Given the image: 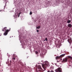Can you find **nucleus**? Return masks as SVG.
<instances>
[{"instance_id":"a211bd4d","label":"nucleus","mask_w":72,"mask_h":72,"mask_svg":"<svg viewBox=\"0 0 72 72\" xmlns=\"http://www.w3.org/2000/svg\"><path fill=\"white\" fill-rule=\"evenodd\" d=\"M38 70H39V72H41V70L39 69Z\"/></svg>"},{"instance_id":"f03ea898","label":"nucleus","mask_w":72,"mask_h":72,"mask_svg":"<svg viewBox=\"0 0 72 72\" xmlns=\"http://www.w3.org/2000/svg\"><path fill=\"white\" fill-rule=\"evenodd\" d=\"M44 63H45V64H42V66L43 67H44V68H46L47 66H48V65H49V64L48 62H44Z\"/></svg>"},{"instance_id":"f257e3e1","label":"nucleus","mask_w":72,"mask_h":72,"mask_svg":"<svg viewBox=\"0 0 72 72\" xmlns=\"http://www.w3.org/2000/svg\"><path fill=\"white\" fill-rule=\"evenodd\" d=\"M6 28H7V27H5L2 30V31H5V32L4 33V35H5V36L7 35L8 34V33L9 31H10V28L9 30H6Z\"/></svg>"},{"instance_id":"ddd939ff","label":"nucleus","mask_w":72,"mask_h":72,"mask_svg":"<svg viewBox=\"0 0 72 72\" xmlns=\"http://www.w3.org/2000/svg\"><path fill=\"white\" fill-rule=\"evenodd\" d=\"M54 72V71H53V70H51V71H50L49 70L47 72Z\"/></svg>"},{"instance_id":"1a4fd4ad","label":"nucleus","mask_w":72,"mask_h":72,"mask_svg":"<svg viewBox=\"0 0 72 72\" xmlns=\"http://www.w3.org/2000/svg\"><path fill=\"white\" fill-rule=\"evenodd\" d=\"M70 22H71V20H68L67 22V23H68V24L70 23Z\"/></svg>"},{"instance_id":"2eb2a0df","label":"nucleus","mask_w":72,"mask_h":72,"mask_svg":"<svg viewBox=\"0 0 72 72\" xmlns=\"http://www.w3.org/2000/svg\"><path fill=\"white\" fill-rule=\"evenodd\" d=\"M45 40L46 41H48V39L47 38H46Z\"/></svg>"},{"instance_id":"9d476101","label":"nucleus","mask_w":72,"mask_h":72,"mask_svg":"<svg viewBox=\"0 0 72 72\" xmlns=\"http://www.w3.org/2000/svg\"><path fill=\"white\" fill-rule=\"evenodd\" d=\"M4 1H6V5L5 6H4V8H5V6H6V2H8V1H7V0H4Z\"/></svg>"},{"instance_id":"f8f14e48","label":"nucleus","mask_w":72,"mask_h":72,"mask_svg":"<svg viewBox=\"0 0 72 72\" xmlns=\"http://www.w3.org/2000/svg\"><path fill=\"white\" fill-rule=\"evenodd\" d=\"M68 58H69V59H71L72 60V57L71 56H68Z\"/></svg>"},{"instance_id":"f3484780","label":"nucleus","mask_w":72,"mask_h":72,"mask_svg":"<svg viewBox=\"0 0 72 72\" xmlns=\"http://www.w3.org/2000/svg\"><path fill=\"white\" fill-rule=\"evenodd\" d=\"M13 59H14V60H15V57H14L13 58Z\"/></svg>"},{"instance_id":"4468645a","label":"nucleus","mask_w":72,"mask_h":72,"mask_svg":"<svg viewBox=\"0 0 72 72\" xmlns=\"http://www.w3.org/2000/svg\"><path fill=\"white\" fill-rule=\"evenodd\" d=\"M32 14V12H30V15H31Z\"/></svg>"},{"instance_id":"39448f33","label":"nucleus","mask_w":72,"mask_h":72,"mask_svg":"<svg viewBox=\"0 0 72 72\" xmlns=\"http://www.w3.org/2000/svg\"><path fill=\"white\" fill-rule=\"evenodd\" d=\"M68 60V59L67 58H65L64 59H63L62 62H64L65 63H66V62H67Z\"/></svg>"},{"instance_id":"9b49d317","label":"nucleus","mask_w":72,"mask_h":72,"mask_svg":"<svg viewBox=\"0 0 72 72\" xmlns=\"http://www.w3.org/2000/svg\"><path fill=\"white\" fill-rule=\"evenodd\" d=\"M41 28V26H39L38 27H36V28L37 29H40Z\"/></svg>"},{"instance_id":"aec40b11","label":"nucleus","mask_w":72,"mask_h":72,"mask_svg":"<svg viewBox=\"0 0 72 72\" xmlns=\"http://www.w3.org/2000/svg\"><path fill=\"white\" fill-rule=\"evenodd\" d=\"M21 14V13H19L18 17H19V14Z\"/></svg>"},{"instance_id":"5701e85b","label":"nucleus","mask_w":72,"mask_h":72,"mask_svg":"<svg viewBox=\"0 0 72 72\" xmlns=\"http://www.w3.org/2000/svg\"><path fill=\"white\" fill-rule=\"evenodd\" d=\"M10 62H11V61H10Z\"/></svg>"},{"instance_id":"0eeeda50","label":"nucleus","mask_w":72,"mask_h":72,"mask_svg":"<svg viewBox=\"0 0 72 72\" xmlns=\"http://www.w3.org/2000/svg\"><path fill=\"white\" fill-rule=\"evenodd\" d=\"M68 41L69 43H70L72 42V39H68Z\"/></svg>"},{"instance_id":"dca6fc26","label":"nucleus","mask_w":72,"mask_h":72,"mask_svg":"<svg viewBox=\"0 0 72 72\" xmlns=\"http://www.w3.org/2000/svg\"><path fill=\"white\" fill-rule=\"evenodd\" d=\"M35 54H38V52L37 51H35Z\"/></svg>"},{"instance_id":"7ed1b4c3","label":"nucleus","mask_w":72,"mask_h":72,"mask_svg":"<svg viewBox=\"0 0 72 72\" xmlns=\"http://www.w3.org/2000/svg\"><path fill=\"white\" fill-rule=\"evenodd\" d=\"M55 72H62V69L60 67H59L57 69H56L55 70Z\"/></svg>"},{"instance_id":"6e6552de","label":"nucleus","mask_w":72,"mask_h":72,"mask_svg":"<svg viewBox=\"0 0 72 72\" xmlns=\"http://www.w3.org/2000/svg\"><path fill=\"white\" fill-rule=\"evenodd\" d=\"M38 69H42V68H41V66H40V65H39L38 66Z\"/></svg>"},{"instance_id":"412c9836","label":"nucleus","mask_w":72,"mask_h":72,"mask_svg":"<svg viewBox=\"0 0 72 72\" xmlns=\"http://www.w3.org/2000/svg\"><path fill=\"white\" fill-rule=\"evenodd\" d=\"M60 60H62V59H60Z\"/></svg>"},{"instance_id":"423d86ee","label":"nucleus","mask_w":72,"mask_h":72,"mask_svg":"<svg viewBox=\"0 0 72 72\" xmlns=\"http://www.w3.org/2000/svg\"><path fill=\"white\" fill-rule=\"evenodd\" d=\"M68 27L69 28H71L72 27V25L71 24H69L68 25Z\"/></svg>"},{"instance_id":"6ab92c4d","label":"nucleus","mask_w":72,"mask_h":72,"mask_svg":"<svg viewBox=\"0 0 72 72\" xmlns=\"http://www.w3.org/2000/svg\"><path fill=\"white\" fill-rule=\"evenodd\" d=\"M37 32H39V30H37Z\"/></svg>"},{"instance_id":"20e7f679","label":"nucleus","mask_w":72,"mask_h":72,"mask_svg":"<svg viewBox=\"0 0 72 72\" xmlns=\"http://www.w3.org/2000/svg\"><path fill=\"white\" fill-rule=\"evenodd\" d=\"M65 55V54H62L60 56H57L56 57V59H60L61 58H62V57H63Z\"/></svg>"},{"instance_id":"4be33fe9","label":"nucleus","mask_w":72,"mask_h":72,"mask_svg":"<svg viewBox=\"0 0 72 72\" xmlns=\"http://www.w3.org/2000/svg\"><path fill=\"white\" fill-rule=\"evenodd\" d=\"M36 13H37V11H36Z\"/></svg>"}]
</instances>
